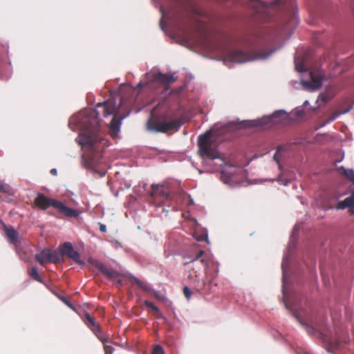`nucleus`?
I'll return each instance as SVG.
<instances>
[{
    "instance_id": "nucleus-1",
    "label": "nucleus",
    "mask_w": 354,
    "mask_h": 354,
    "mask_svg": "<svg viewBox=\"0 0 354 354\" xmlns=\"http://www.w3.org/2000/svg\"><path fill=\"white\" fill-rule=\"evenodd\" d=\"M198 153L204 162L212 167L213 171H220V179L224 184L232 187L241 185L244 176L243 169L226 163L218 150L213 147L210 130L198 136Z\"/></svg>"
},
{
    "instance_id": "nucleus-2",
    "label": "nucleus",
    "mask_w": 354,
    "mask_h": 354,
    "mask_svg": "<svg viewBox=\"0 0 354 354\" xmlns=\"http://www.w3.org/2000/svg\"><path fill=\"white\" fill-rule=\"evenodd\" d=\"M98 117L99 113L96 110H86L69 120V126L75 122L82 127L81 132L75 140L85 151L97 153L102 149L101 144L104 138Z\"/></svg>"
},
{
    "instance_id": "nucleus-3",
    "label": "nucleus",
    "mask_w": 354,
    "mask_h": 354,
    "mask_svg": "<svg viewBox=\"0 0 354 354\" xmlns=\"http://www.w3.org/2000/svg\"><path fill=\"white\" fill-rule=\"evenodd\" d=\"M182 122L175 118L174 111L167 103L157 104L151 111V116L147 122V129L153 133H168L177 131Z\"/></svg>"
},
{
    "instance_id": "nucleus-4",
    "label": "nucleus",
    "mask_w": 354,
    "mask_h": 354,
    "mask_svg": "<svg viewBox=\"0 0 354 354\" xmlns=\"http://www.w3.org/2000/svg\"><path fill=\"white\" fill-rule=\"evenodd\" d=\"M286 115V113L283 110H278L270 115H266L256 120H243L241 122L232 121L223 125L221 128L223 131H229L245 127H262L270 123L281 122V118Z\"/></svg>"
},
{
    "instance_id": "nucleus-5",
    "label": "nucleus",
    "mask_w": 354,
    "mask_h": 354,
    "mask_svg": "<svg viewBox=\"0 0 354 354\" xmlns=\"http://www.w3.org/2000/svg\"><path fill=\"white\" fill-rule=\"evenodd\" d=\"M34 203L37 207L42 210H46L48 207H53L68 218H77L81 214L79 209L67 207L62 202L48 198L41 193L37 194Z\"/></svg>"
},
{
    "instance_id": "nucleus-6",
    "label": "nucleus",
    "mask_w": 354,
    "mask_h": 354,
    "mask_svg": "<svg viewBox=\"0 0 354 354\" xmlns=\"http://www.w3.org/2000/svg\"><path fill=\"white\" fill-rule=\"evenodd\" d=\"M275 50L276 49H272L265 53L263 50H260L255 54L252 55L243 50L235 49L229 53L226 59L232 62L243 64L247 62L257 59H265L271 55L274 52H275Z\"/></svg>"
},
{
    "instance_id": "nucleus-7",
    "label": "nucleus",
    "mask_w": 354,
    "mask_h": 354,
    "mask_svg": "<svg viewBox=\"0 0 354 354\" xmlns=\"http://www.w3.org/2000/svg\"><path fill=\"white\" fill-rule=\"evenodd\" d=\"M35 259L40 265L47 263H55L59 261V255L55 250L44 249L35 255Z\"/></svg>"
},
{
    "instance_id": "nucleus-8",
    "label": "nucleus",
    "mask_w": 354,
    "mask_h": 354,
    "mask_svg": "<svg viewBox=\"0 0 354 354\" xmlns=\"http://www.w3.org/2000/svg\"><path fill=\"white\" fill-rule=\"evenodd\" d=\"M59 251L62 254H66L70 259L73 260L75 263L82 266L84 265V262L80 259V253L74 249L71 243L65 242L61 245L59 246Z\"/></svg>"
},
{
    "instance_id": "nucleus-9",
    "label": "nucleus",
    "mask_w": 354,
    "mask_h": 354,
    "mask_svg": "<svg viewBox=\"0 0 354 354\" xmlns=\"http://www.w3.org/2000/svg\"><path fill=\"white\" fill-rule=\"evenodd\" d=\"M310 80H302L301 82L304 89L315 91L322 86L323 77L315 75L313 72L310 73Z\"/></svg>"
},
{
    "instance_id": "nucleus-10",
    "label": "nucleus",
    "mask_w": 354,
    "mask_h": 354,
    "mask_svg": "<svg viewBox=\"0 0 354 354\" xmlns=\"http://www.w3.org/2000/svg\"><path fill=\"white\" fill-rule=\"evenodd\" d=\"M96 337L103 343L104 350L105 354H113L114 348L109 345V344H114L118 346H123L127 344V341L121 342L120 343L113 342L110 339L109 333H95Z\"/></svg>"
},
{
    "instance_id": "nucleus-11",
    "label": "nucleus",
    "mask_w": 354,
    "mask_h": 354,
    "mask_svg": "<svg viewBox=\"0 0 354 354\" xmlns=\"http://www.w3.org/2000/svg\"><path fill=\"white\" fill-rule=\"evenodd\" d=\"M90 262L98 269L101 273L109 279H116L120 276V273L112 268H109L102 262L97 260H91Z\"/></svg>"
},
{
    "instance_id": "nucleus-12",
    "label": "nucleus",
    "mask_w": 354,
    "mask_h": 354,
    "mask_svg": "<svg viewBox=\"0 0 354 354\" xmlns=\"http://www.w3.org/2000/svg\"><path fill=\"white\" fill-rule=\"evenodd\" d=\"M97 107H103V116L106 118L111 115H116L117 107L115 102L109 100L104 102H99Z\"/></svg>"
},
{
    "instance_id": "nucleus-13",
    "label": "nucleus",
    "mask_w": 354,
    "mask_h": 354,
    "mask_svg": "<svg viewBox=\"0 0 354 354\" xmlns=\"http://www.w3.org/2000/svg\"><path fill=\"white\" fill-rule=\"evenodd\" d=\"M129 115V113L121 116L117 117L114 115L110 122L109 129L113 136H116L120 130L122 121Z\"/></svg>"
},
{
    "instance_id": "nucleus-14",
    "label": "nucleus",
    "mask_w": 354,
    "mask_h": 354,
    "mask_svg": "<svg viewBox=\"0 0 354 354\" xmlns=\"http://www.w3.org/2000/svg\"><path fill=\"white\" fill-rule=\"evenodd\" d=\"M153 79L162 83V84H169L171 82H174L176 80L174 74H164L161 72H158L153 76Z\"/></svg>"
},
{
    "instance_id": "nucleus-15",
    "label": "nucleus",
    "mask_w": 354,
    "mask_h": 354,
    "mask_svg": "<svg viewBox=\"0 0 354 354\" xmlns=\"http://www.w3.org/2000/svg\"><path fill=\"white\" fill-rule=\"evenodd\" d=\"M4 230L10 243L17 246L18 242V232L12 227L4 226Z\"/></svg>"
},
{
    "instance_id": "nucleus-16",
    "label": "nucleus",
    "mask_w": 354,
    "mask_h": 354,
    "mask_svg": "<svg viewBox=\"0 0 354 354\" xmlns=\"http://www.w3.org/2000/svg\"><path fill=\"white\" fill-rule=\"evenodd\" d=\"M84 322L93 332L100 330L99 325L96 324L95 319L89 313L85 314Z\"/></svg>"
},
{
    "instance_id": "nucleus-17",
    "label": "nucleus",
    "mask_w": 354,
    "mask_h": 354,
    "mask_svg": "<svg viewBox=\"0 0 354 354\" xmlns=\"http://www.w3.org/2000/svg\"><path fill=\"white\" fill-rule=\"evenodd\" d=\"M204 254V251L201 250H199L196 254H192V253H190V254H187V253H183L182 254V257L184 259H187V261H185L183 265L184 266H187L188 265L189 263H192L194 261H197L198 259H199Z\"/></svg>"
},
{
    "instance_id": "nucleus-18",
    "label": "nucleus",
    "mask_w": 354,
    "mask_h": 354,
    "mask_svg": "<svg viewBox=\"0 0 354 354\" xmlns=\"http://www.w3.org/2000/svg\"><path fill=\"white\" fill-rule=\"evenodd\" d=\"M352 108H353V105H349L346 109L334 113L324 122V123L321 125V127H324L325 125L332 122L333 121L336 120L341 115L345 114V113L349 112L352 109Z\"/></svg>"
},
{
    "instance_id": "nucleus-19",
    "label": "nucleus",
    "mask_w": 354,
    "mask_h": 354,
    "mask_svg": "<svg viewBox=\"0 0 354 354\" xmlns=\"http://www.w3.org/2000/svg\"><path fill=\"white\" fill-rule=\"evenodd\" d=\"M151 196H156L158 194H160L164 197H167L168 192L165 191V187L160 184H153L151 185Z\"/></svg>"
},
{
    "instance_id": "nucleus-20",
    "label": "nucleus",
    "mask_w": 354,
    "mask_h": 354,
    "mask_svg": "<svg viewBox=\"0 0 354 354\" xmlns=\"http://www.w3.org/2000/svg\"><path fill=\"white\" fill-rule=\"evenodd\" d=\"M346 207H348L349 209V212L351 214H354V207L349 197H347L344 201H339L336 206V208L337 209H344Z\"/></svg>"
},
{
    "instance_id": "nucleus-21",
    "label": "nucleus",
    "mask_w": 354,
    "mask_h": 354,
    "mask_svg": "<svg viewBox=\"0 0 354 354\" xmlns=\"http://www.w3.org/2000/svg\"><path fill=\"white\" fill-rule=\"evenodd\" d=\"M129 278L133 281L144 291L147 292H151L152 291V288L149 284L140 280L138 277L133 275H129Z\"/></svg>"
},
{
    "instance_id": "nucleus-22",
    "label": "nucleus",
    "mask_w": 354,
    "mask_h": 354,
    "mask_svg": "<svg viewBox=\"0 0 354 354\" xmlns=\"http://www.w3.org/2000/svg\"><path fill=\"white\" fill-rule=\"evenodd\" d=\"M28 275L34 280L39 282V283H44V281L41 278V277L40 276V274H39V272L37 270V268L36 267H31L30 268H28Z\"/></svg>"
},
{
    "instance_id": "nucleus-23",
    "label": "nucleus",
    "mask_w": 354,
    "mask_h": 354,
    "mask_svg": "<svg viewBox=\"0 0 354 354\" xmlns=\"http://www.w3.org/2000/svg\"><path fill=\"white\" fill-rule=\"evenodd\" d=\"M288 266V259L287 256H284L281 263V270H282V283H283V290H284V286L286 283V270Z\"/></svg>"
},
{
    "instance_id": "nucleus-24",
    "label": "nucleus",
    "mask_w": 354,
    "mask_h": 354,
    "mask_svg": "<svg viewBox=\"0 0 354 354\" xmlns=\"http://www.w3.org/2000/svg\"><path fill=\"white\" fill-rule=\"evenodd\" d=\"M341 169L343 170L344 174L352 182L354 183V170L353 169H345L344 167H341Z\"/></svg>"
},
{
    "instance_id": "nucleus-25",
    "label": "nucleus",
    "mask_w": 354,
    "mask_h": 354,
    "mask_svg": "<svg viewBox=\"0 0 354 354\" xmlns=\"http://www.w3.org/2000/svg\"><path fill=\"white\" fill-rule=\"evenodd\" d=\"M319 335V339H321L322 341L325 342L326 344H327L328 346H333L335 345V343L333 342L332 340L328 339V333H317Z\"/></svg>"
},
{
    "instance_id": "nucleus-26",
    "label": "nucleus",
    "mask_w": 354,
    "mask_h": 354,
    "mask_svg": "<svg viewBox=\"0 0 354 354\" xmlns=\"http://www.w3.org/2000/svg\"><path fill=\"white\" fill-rule=\"evenodd\" d=\"M11 187L7 185L0 181V192L10 194L11 193Z\"/></svg>"
},
{
    "instance_id": "nucleus-27",
    "label": "nucleus",
    "mask_w": 354,
    "mask_h": 354,
    "mask_svg": "<svg viewBox=\"0 0 354 354\" xmlns=\"http://www.w3.org/2000/svg\"><path fill=\"white\" fill-rule=\"evenodd\" d=\"M293 114L297 118L302 117L303 115H304V107L302 106L296 107L293 111Z\"/></svg>"
},
{
    "instance_id": "nucleus-28",
    "label": "nucleus",
    "mask_w": 354,
    "mask_h": 354,
    "mask_svg": "<svg viewBox=\"0 0 354 354\" xmlns=\"http://www.w3.org/2000/svg\"><path fill=\"white\" fill-rule=\"evenodd\" d=\"M277 181L280 184V185H288L290 182V180L288 179V178H285L283 175H279L278 176V178H277Z\"/></svg>"
},
{
    "instance_id": "nucleus-29",
    "label": "nucleus",
    "mask_w": 354,
    "mask_h": 354,
    "mask_svg": "<svg viewBox=\"0 0 354 354\" xmlns=\"http://www.w3.org/2000/svg\"><path fill=\"white\" fill-rule=\"evenodd\" d=\"M152 354H165V351L162 346L156 344L152 351Z\"/></svg>"
},
{
    "instance_id": "nucleus-30",
    "label": "nucleus",
    "mask_w": 354,
    "mask_h": 354,
    "mask_svg": "<svg viewBox=\"0 0 354 354\" xmlns=\"http://www.w3.org/2000/svg\"><path fill=\"white\" fill-rule=\"evenodd\" d=\"M145 304L146 305V306H147L148 308L152 309L155 313H159V309L158 307H156L153 302L150 301H148V300H146L145 301Z\"/></svg>"
},
{
    "instance_id": "nucleus-31",
    "label": "nucleus",
    "mask_w": 354,
    "mask_h": 354,
    "mask_svg": "<svg viewBox=\"0 0 354 354\" xmlns=\"http://www.w3.org/2000/svg\"><path fill=\"white\" fill-rule=\"evenodd\" d=\"M183 294H184L185 297H186V299L189 300V299H190V298L192 297V292L189 287L185 286L183 288Z\"/></svg>"
},
{
    "instance_id": "nucleus-32",
    "label": "nucleus",
    "mask_w": 354,
    "mask_h": 354,
    "mask_svg": "<svg viewBox=\"0 0 354 354\" xmlns=\"http://www.w3.org/2000/svg\"><path fill=\"white\" fill-rule=\"evenodd\" d=\"M292 311V314L294 315V317H295V319L301 324H304L302 319H301V315L299 313H298L297 311H294L292 310H291Z\"/></svg>"
},
{
    "instance_id": "nucleus-33",
    "label": "nucleus",
    "mask_w": 354,
    "mask_h": 354,
    "mask_svg": "<svg viewBox=\"0 0 354 354\" xmlns=\"http://www.w3.org/2000/svg\"><path fill=\"white\" fill-rule=\"evenodd\" d=\"M62 300L64 301V303L67 305L70 308L73 309V310H75V306L71 303V301L65 298V297H63L62 299Z\"/></svg>"
},
{
    "instance_id": "nucleus-34",
    "label": "nucleus",
    "mask_w": 354,
    "mask_h": 354,
    "mask_svg": "<svg viewBox=\"0 0 354 354\" xmlns=\"http://www.w3.org/2000/svg\"><path fill=\"white\" fill-rule=\"evenodd\" d=\"M197 241H202L203 240H205L207 242H208V236L207 234H202L198 237H196Z\"/></svg>"
},
{
    "instance_id": "nucleus-35",
    "label": "nucleus",
    "mask_w": 354,
    "mask_h": 354,
    "mask_svg": "<svg viewBox=\"0 0 354 354\" xmlns=\"http://www.w3.org/2000/svg\"><path fill=\"white\" fill-rule=\"evenodd\" d=\"M100 230L102 232H105L106 231V225L102 224V223H100Z\"/></svg>"
},
{
    "instance_id": "nucleus-36",
    "label": "nucleus",
    "mask_w": 354,
    "mask_h": 354,
    "mask_svg": "<svg viewBox=\"0 0 354 354\" xmlns=\"http://www.w3.org/2000/svg\"><path fill=\"white\" fill-rule=\"evenodd\" d=\"M349 198L351 201V203H353V205L354 207V190H353V192L351 194V195L349 196Z\"/></svg>"
},
{
    "instance_id": "nucleus-37",
    "label": "nucleus",
    "mask_w": 354,
    "mask_h": 354,
    "mask_svg": "<svg viewBox=\"0 0 354 354\" xmlns=\"http://www.w3.org/2000/svg\"><path fill=\"white\" fill-rule=\"evenodd\" d=\"M50 174L54 175V176H56L57 174V171L56 169L53 168V169H51L50 171Z\"/></svg>"
},
{
    "instance_id": "nucleus-38",
    "label": "nucleus",
    "mask_w": 354,
    "mask_h": 354,
    "mask_svg": "<svg viewBox=\"0 0 354 354\" xmlns=\"http://www.w3.org/2000/svg\"><path fill=\"white\" fill-rule=\"evenodd\" d=\"M308 105H309V101L308 100H305L302 106L304 107H306Z\"/></svg>"
},
{
    "instance_id": "nucleus-39",
    "label": "nucleus",
    "mask_w": 354,
    "mask_h": 354,
    "mask_svg": "<svg viewBox=\"0 0 354 354\" xmlns=\"http://www.w3.org/2000/svg\"><path fill=\"white\" fill-rule=\"evenodd\" d=\"M274 159L277 161V162L278 164H279V159L277 158V153L274 155Z\"/></svg>"
},
{
    "instance_id": "nucleus-40",
    "label": "nucleus",
    "mask_w": 354,
    "mask_h": 354,
    "mask_svg": "<svg viewBox=\"0 0 354 354\" xmlns=\"http://www.w3.org/2000/svg\"><path fill=\"white\" fill-rule=\"evenodd\" d=\"M201 262L204 266H207V262L205 260H204V259H201Z\"/></svg>"
},
{
    "instance_id": "nucleus-41",
    "label": "nucleus",
    "mask_w": 354,
    "mask_h": 354,
    "mask_svg": "<svg viewBox=\"0 0 354 354\" xmlns=\"http://www.w3.org/2000/svg\"><path fill=\"white\" fill-rule=\"evenodd\" d=\"M296 68H297V71H299L300 72L303 71V70L301 68H299L297 66H296Z\"/></svg>"
},
{
    "instance_id": "nucleus-42",
    "label": "nucleus",
    "mask_w": 354,
    "mask_h": 354,
    "mask_svg": "<svg viewBox=\"0 0 354 354\" xmlns=\"http://www.w3.org/2000/svg\"><path fill=\"white\" fill-rule=\"evenodd\" d=\"M138 86H139V87H142V86H143V84H142V83H141V82H140V83L138 84Z\"/></svg>"
},
{
    "instance_id": "nucleus-43",
    "label": "nucleus",
    "mask_w": 354,
    "mask_h": 354,
    "mask_svg": "<svg viewBox=\"0 0 354 354\" xmlns=\"http://www.w3.org/2000/svg\"><path fill=\"white\" fill-rule=\"evenodd\" d=\"M105 174H106V172L104 171V172L101 173L100 176L102 177V176H105Z\"/></svg>"
},
{
    "instance_id": "nucleus-44",
    "label": "nucleus",
    "mask_w": 354,
    "mask_h": 354,
    "mask_svg": "<svg viewBox=\"0 0 354 354\" xmlns=\"http://www.w3.org/2000/svg\"><path fill=\"white\" fill-rule=\"evenodd\" d=\"M216 127H217V125H216V126H215V127H214V128H213V131H214V130L216 129Z\"/></svg>"
},
{
    "instance_id": "nucleus-45",
    "label": "nucleus",
    "mask_w": 354,
    "mask_h": 354,
    "mask_svg": "<svg viewBox=\"0 0 354 354\" xmlns=\"http://www.w3.org/2000/svg\"><path fill=\"white\" fill-rule=\"evenodd\" d=\"M304 354H307V353H306V352H304Z\"/></svg>"
}]
</instances>
